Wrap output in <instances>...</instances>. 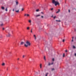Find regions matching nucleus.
<instances>
[{
  "label": "nucleus",
  "instance_id": "42",
  "mask_svg": "<svg viewBox=\"0 0 76 76\" xmlns=\"http://www.w3.org/2000/svg\"><path fill=\"white\" fill-rule=\"evenodd\" d=\"M14 9H13V10H12V11H13V12H14Z\"/></svg>",
  "mask_w": 76,
  "mask_h": 76
},
{
  "label": "nucleus",
  "instance_id": "40",
  "mask_svg": "<svg viewBox=\"0 0 76 76\" xmlns=\"http://www.w3.org/2000/svg\"><path fill=\"white\" fill-rule=\"evenodd\" d=\"M69 13L70 12L69 10Z\"/></svg>",
  "mask_w": 76,
  "mask_h": 76
},
{
  "label": "nucleus",
  "instance_id": "12",
  "mask_svg": "<svg viewBox=\"0 0 76 76\" xmlns=\"http://www.w3.org/2000/svg\"><path fill=\"white\" fill-rule=\"evenodd\" d=\"M56 21L57 22H61V21L60 20H56Z\"/></svg>",
  "mask_w": 76,
  "mask_h": 76
},
{
  "label": "nucleus",
  "instance_id": "29",
  "mask_svg": "<svg viewBox=\"0 0 76 76\" xmlns=\"http://www.w3.org/2000/svg\"><path fill=\"white\" fill-rule=\"evenodd\" d=\"M52 61H54V58H53L52 59Z\"/></svg>",
  "mask_w": 76,
  "mask_h": 76
},
{
  "label": "nucleus",
  "instance_id": "4",
  "mask_svg": "<svg viewBox=\"0 0 76 76\" xmlns=\"http://www.w3.org/2000/svg\"><path fill=\"white\" fill-rule=\"evenodd\" d=\"M27 16V17H29V16H30V15L28 14H25L24 15V16Z\"/></svg>",
  "mask_w": 76,
  "mask_h": 76
},
{
  "label": "nucleus",
  "instance_id": "11",
  "mask_svg": "<svg viewBox=\"0 0 76 76\" xmlns=\"http://www.w3.org/2000/svg\"><path fill=\"white\" fill-rule=\"evenodd\" d=\"M5 65V64L4 63H3L2 64V66H4Z\"/></svg>",
  "mask_w": 76,
  "mask_h": 76
},
{
  "label": "nucleus",
  "instance_id": "2",
  "mask_svg": "<svg viewBox=\"0 0 76 76\" xmlns=\"http://www.w3.org/2000/svg\"><path fill=\"white\" fill-rule=\"evenodd\" d=\"M52 3L53 4H54L55 6H57V5H60V4L57 1H55V0H52Z\"/></svg>",
  "mask_w": 76,
  "mask_h": 76
},
{
  "label": "nucleus",
  "instance_id": "32",
  "mask_svg": "<svg viewBox=\"0 0 76 76\" xmlns=\"http://www.w3.org/2000/svg\"><path fill=\"white\" fill-rule=\"evenodd\" d=\"M41 18H44V16H41Z\"/></svg>",
  "mask_w": 76,
  "mask_h": 76
},
{
  "label": "nucleus",
  "instance_id": "1",
  "mask_svg": "<svg viewBox=\"0 0 76 76\" xmlns=\"http://www.w3.org/2000/svg\"><path fill=\"white\" fill-rule=\"evenodd\" d=\"M26 43V44H24V46L26 47H28V46H29V47L31 46V42H29V41H27Z\"/></svg>",
  "mask_w": 76,
  "mask_h": 76
},
{
  "label": "nucleus",
  "instance_id": "30",
  "mask_svg": "<svg viewBox=\"0 0 76 76\" xmlns=\"http://www.w3.org/2000/svg\"><path fill=\"white\" fill-rule=\"evenodd\" d=\"M23 10H24V9H23V8H22V11H23Z\"/></svg>",
  "mask_w": 76,
  "mask_h": 76
},
{
  "label": "nucleus",
  "instance_id": "8",
  "mask_svg": "<svg viewBox=\"0 0 76 76\" xmlns=\"http://www.w3.org/2000/svg\"><path fill=\"white\" fill-rule=\"evenodd\" d=\"M15 2L16 3V5H18V1H15Z\"/></svg>",
  "mask_w": 76,
  "mask_h": 76
},
{
  "label": "nucleus",
  "instance_id": "27",
  "mask_svg": "<svg viewBox=\"0 0 76 76\" xmlns=\"http://www.w3.org/2000/svg\"><path fill=\"white\" fill-rule=\"evenodd\" d=\"M50 65H51V64H50V63H49L48 64V65L49 66H50Z\"/></svg>",
  "mask_w": 76,
  "mask_h": 76
},
{
  "label": "nucleus",
  "instance_id": "37",
  "mask_svg": "<svg viewBox=\"0 0 76 76\" xmlns=\"http://www.w3.org/2000/svg\"><path fill=\"white\" fill-rule=\"evenodd\" d=\"M53 10V8H52L51 9V10Z\"/></svg>",
  "mask_w": 76,
  "mask_h": 76
},
{
  "label": "nucleus",
  "instance_id": "48",
  "mask_svg": "<svg viewBox=\"0 0 76 76\" xmlns=\"http://www.w3.org/2000/svg\"><path fill=\"white\" fill-rule=\"evenodd\" d=\"M0 38H1V37H0Z\"/></svg>",
  "mask_w": 76,
  "mask_h": 76
},
{
  "label": "nucleus",
  "instance_id": "13",
  "mask_svg": "<svg viewBox=\"0 0 76 76\" xmlns=\"http://www.w3.org/2000/svg\"><path fill=\"white\" fill-rule=\"evenodd\" d=\"M15 11L17 13H18V12H19V10H16Z\"/></svg>",
  "mask_w": 76,
  "mask_h": 76
},
{
  "label": "nucleus",
  "instance_id": "39",
  "mask_svg": "<svg viewBox=\"0 0 76 76\" xmlns=\"http://www.w3.org/2000/svg\"><path fill=\"white\" fill-rule=\"evenodd\" d=\"M65 52H67V50H66Z\"/></svg>",
  "mask_w": 76,
  "mask_h": 76
},
{
  "label": "nucleus",
  "instance_id": "43",
  "mask_svg": "<svg viewBox=\"0 0 76 76\" xmlns=\"http://www.w3.org/2000/svg\"><path fill=\"white\" fill-rule=\"evenodd\" d=\"M75 56H76V53L75 54Z\"/></svg>",
  "mask_w": 76,
  "mask_h": 76
},
{
  "label": "nucleus",
  "instance_id": "45",
  "mask_svg": "<svg viewBox=\"0 0 76 76\" xmlns=\"http://www.w3.org/2000/svg\"><path fill=\"white\" fill-rule=\"evenodd\" d=\"M7 70H8V68L7 69Z\"/></svg>",
  "mask_w": 76,
  "mask_h": 76
},
{
  "label": "nucleus",
  "instance_id": "23",
  "mask_svg": "<svg viewBox=\"0 0 76 76\" xmlns=\"http://www.w3.org/2000/svg\"><path fill=\"white\" fill-rule=\"evenodd\" d=\"M76 47L75 46H73V48H75Z\"/></svg>",
  "mask_w": 76,
  "mask_h": 76
},
{
  "label": "nucleus",
  "instance_id": "15",
  "mask_svg": "<svg viewBox=\"0 0 76 76\" xmlns=\"http://www.w3.org/2000/svg\"><path fill=\"white\" fill-rule=\"evenodd\" d=\"M28 22L29 23H31V20H29Z\"/></svg>",
  "mask_w": 76,
  "mask_h": 76
},
{
  "label": "nucleus",
  "instance_id": "36",
  "mask_svg": "<svg viewBox=\"0 0 76 76\" xmlns=\"http://www.w3.org/2000/svg\"><path fill=\"white\" fill-rule=\"evenodd\" d=\"M53 64V62L51 64Z\"/></svg>",
  "mask_w": 76,
  "mask_h": 76
},
{
  "label": "nucleus",
  "instance_id": "16",
  "mask_svg": "<svg viewBox=\"0 0 76 76\" xmlns=\"http://www.w3.org/2000/svg\"><path fill=\"white\" fill-rule=\"evenodd\" d=\"M65 54H64V53L63 57H65Z\"/></svg>",
  "mask_w": 76,
  "mask_h": 76
},
{
  "label": "nucleus",
  "instance_id": "38",
  "mask_svg": "<svg viewBox=\"0 0 76 76\" xmlns=\"http://www.w3.org/2000/svg\"><path fill=\"white\" fill-rule=\"evenodd\" d=\"M72 42H73V39H72Z\"/></svg>",
  "mask_w": 76,
  "mask_h": 76
},
{
  "label": "nucleus",
  "instance_id": "21",
  "mask_svg": "<svg viewBox=\"0 0 76 76\" xmlns=\"http://www.w3.org/2000/svg\"><path fill=\"white\" fill-rule=\"evenodd\" d=\"M48 73H47L46 74L45 76H47L48 75Z\"/></svg>",
  "mask_w": 76,
  "mask_h": 76
},
{
  "label": "nucleus",
  "instance_id": "20",
  "mask_svg": "<svg viewBox=\"0 0 76 76\" xmlns=\"http://www.w3.org/2000/svg\"><path fill=\"white\" fill-rule=\"evenodd\" d=\"M27 29L28 30L29 29V27H27Z\"/></svg>",
  "mask_w": 76,
  "mask_h": 76
},
{
  "label": "nucleus",
  "instance_id": "22",
  "mask_svg": "<svg viewBox=\"0 0 76 76\" xmlns=\"http://www.w3.org/2000/svg\"><path fill=\"white\" fill-rule=\"evenodd\" d=\"M40 16V15H38L36 16V17H38V16Z\"/></svg>",
  "mask_w": 76,
  "mask_h": 76
},
{
  "label": "nucleus",
  "instance_id": "28",
  "mask_svg": "<svg viewBox=\"0 0 76 76\" xmlns=\"http://www.w3.org/2000/svg\"><path fill=\"white\" fill-rule=\"evenodd\" d=\"M64 41H65L64 39L62 41H63V42H64Z\"/></svg>",
  "mask_w": 76,
  "mask_h": 76
},
{
  "label": "nucleus",
  "instance_id": "17",
  "mask_svg": "<svg viewBox=\"0 0 76 76\" xmlns=\"http://www.w3.org/2000/svg\"><path fill=\"white\" fill-rule=\"evenodd\" d=\"M1 9H4V7H1Z\"/></svg>",
  "mask_w": 76,
  "mask_h": 76
},
{
  "label": "nucleus",
  "instance_id": "18",
  "mask_svg": "<svg viewBox=\"0 0 76 76\" xmlns=\"http://www.w3.org/2000/svg\"><path fill=\"white\" fill-rule=\"evenodd\" d=\"M44 60H45V61H46V58L45 57H44Z\"/></svg>",
  "mask_w": 76,
  "mask_h": 76
},
{
  "label": "nucleus",
  "instance_id": "46",
  "mask_svg": "<svg viewBox=\"0 0 76 76\" xmlns=\"http://www.w3.org/2000/svg\"><path fill=\"white\" fill-rule=\"evenodd\" d=\"M52 17H53V15L52 16Z\"/></svg>",
  "mask_w": 76,
  "mask_h": 76
},
{
  "label": "nucleus",
  "instance_id": "5",
  "mask_svg": "<svg viewBox=\"0 0 76 76\" xmlns=\"http://www.w3.org/2000/svg\"><path fill=\"white\" fill-rule=\"evenodd\" d=\"M34 37L35 40H36V39H37V37L35 35H34Z\"/></svg>",
  "mask_w": 76,
  "mask_h": 76
},
{
  "label": "nucleus",
  "instance_id": "3",
  "mask_svg": "<svg viewBox=\"0 0 76 76\" xmlns=\"http://www.w3.org/2000/svg\"><path fill=\"white\" fill-rule=\"evenodd\" d=\"M7 37H9L10 36V34L9 33H8V34L6 35Z\"/></svg>",
  "mask_w": 76,
  "mask_h": 76
},
{
  "label": "nucleus",
  "instance_id": "49",
  "mask_svg": "<svg viewBox=\"0 0 76 76\" xmlns=\"http://www.w3.org/2000/svg\"><path fill=\"white\" fill-rule=\"evenodd\" d=\"M61 54V55H62V54Z\"/></svg>",
  "mask_w": 76,
  "mask_h": 76
},
{
  "label": "nucleus",
  "instance_id": "47",
  "mask_svg": "<svg viewBox=\"0 0 76 76\" xmlns=\"http://www.w3.org/2000/svg\"><path fill=\"white\" fill-rule=\"evenodd\" d=\"M44 57H45V56H44Z\"/></svg>",
  "mask_w": 76,
  "mask_h": 76
},
{
  "label": "nucleus",
  "instance_id": "41",
  "mask_svg": "<svg viewBox=\"0 0 76 76\" xmlns=\"http://www.w3.org/2000/svg\"><path fill=\"white\" fill-rule=\"evenodd\" d=\"M3 30H4V28H3Z\"/></svg>",
  "mask_w": 76,
  "mask_h": 76
},
{
  "label": "nucleus",
  "instance_id": "25",
  "mask_svg": "<svg viewBox=\"0 0 76 76\" xmlns=\"http://www.w3.org/2000/svg\"><path fill=\"white\" fill-rule=\"evenodd\" d=\"M51 70H52V71L54 70V68H52V69H51Z\"/></svg>",
  "mask_w": 76,
  "mask_h": 76
},
{
  "label": "nucleus",
  "instance_id": "24",
  "mask_svg": "<svg viewBox=\"0 0 76 76\" xmlns=\"http://www.w3.org/2000/svg\"><path fill=\"white\" fill-rule=\"evenodd\" d=\"M5 11H6V12H7V8H6L5 9Z\"/></svg>",
  "mask_w": 76,
  "mask_h": 76
},
{
  "label": "nucleus",
  "instance_id": "7",
  "mask_svg": "<svg viewBox=\"0 0 76 76\" xmlns=\"http://www.w3.org/2000/svg\"><path fill=\"white\" fill-rule=\"evenodd\" d=\"M4 25V24H3V23H2L1 24H0V26H3Z\"/></svg>",
  "mask_w": 76,
  "mask_h": 76
},
{
  "label": "nucleus",
  "instance_id": "19",
  "mask_svg": "<svg viewBox=\"0 0 76 76\" xmlns=\"http://www.w3.org/2000/svg\"><path fill=\"white\" fill-rule=\"evenodd\" d=\"M39 10L38 9L36 10V12H39Z\"/></svg>",
  "mask_w": 76,
  "mask_h": 76
},
{
  "label": "nucleus",
  "instance_id": "31",
  "mask_svg": "<svg viewBox=\"0 0 76 76\" xmlns=\"http://www.w3.org/2000/svg\"><path fill=\"white\" fill-rule=\"evenodd\" d=\"M32 29H31V33H32Z\"/></svg>",
  "mask_w": 76,
  "mask_h": 76
},
{
  "label": "nucleus",
  "instance_id": "9",
  "mask_svg": "<svg viewBox=\"0 0 76 76\" xmlns=\"http://www.w3.org/2000/svg\"><path fill=\"white\" fill-rule=\"evenodd\" d=\"M60 10H58V11H57L56 12V13H59V12H60Z\"/></svg>",
  "mask_w": 76,
  "mask_h": 76
},
{
  "label": "nucleus",
  "instance_id": "6",
  "mask_svg": "<svg viewBox=\"0 0 76 76\" xmlns=\"http://www.w3.org/2000/svg\"><path fill=\"white\" fill-rule=\"evenodd\" d=\"M23 44H24V42H20V45H23Z\"/></svg>",
  "mask_w": 76,
  "mask_h": 76
},
{
  "label": "nucleus",
  "instance_id": "34",
  "mask_svg": "<svg viewBox=\"0 0 76 76\" xmlns=\"http://www.w3.org/2000/svg\"><path fill=\"white\" fill-rule=\"evenodd\" d=\"M72 39H73L74 38V37H72Z\"/></svg>",
  "mask_w": 76,
  "mask_h": 76
},
{
  "label": "nucleus",
  "instance_id": "14",
  "mask_svg": "<svg viewBox=\"0 0 76 76\" xmlns=\"http://www.w3.org/2000/svg\"><path fill=\"white\" fill-rule=\"evenodd\" d=\"M26 57V55H24L23 56V57Z\"/></svg>",
  "mask_w": 76,
  "mask_h": 76
},
{
  "label": "nucleus",
  "instance_id": "26",
  "mask_svg": "<svg viewBox=\"0 0 76 76\" xmlns=\"http://www.w3.org/2000/svg\"><path fill=\"white\" fill-rule=\"evenodd\" d=\"M56 18V16H55L53 17L54 19H55V18Z\"/></svg>",
  "mask_w": 76,
  "mask_h": 76
},
{
  "label": "nucleus",
  "instance_id": "10",
  "mask_svg": "<svg viewBox=\"0 0 76 76\" xmlns=\"http://www.w3.org/2000/svg\"><path fill=\"white\" fill-rule=\"evenodd\" d=\"M40 69H41V68H42V64H41L40 65Z\"/></svg>",
  "mask_w": 76,
  "mask_h": 76
},
{
  "label": "nucleus",
  "instance_id": "33",
  "mask_svg": "<svg viewBox=\"0 0 76 76\" xmlns=\"http://www.w3.org/2000/svg\"><path fill=\"white\" fill-rule=\"evenodd\" d=\"M41 13H42V14H43H43H44V13H43V12H41Z\"/></svg>",
  "mask_w": 76,
  "mask_h": 76
},
{
  "label": "nucleus",
  "instance_id": "35",
  "mask_svg": "<svg viewBox=\"0 0 76 76\" xmlns=\"http://www.w3.org/2000/svg\"><path fill=\"white\" fill-rule=\"evenodd\" d=\"M18 60H19V58H18L17 59Z\"/></svg>",
  "mask_w": 76,
  "mask_h": 76
},
{
  "label": "nucleus",
  "instance_id": "44",
  "mask_svg": "<svg viewBox=\"0 0 76 76\" xmlns=\"http://www.w3.org/2000/svg\"><path fill=\"white\" fill-rule=\"evenodd\" d=\"M11 53H12V52H10V54H11Z\"/></svg>",
  "mask_w": 76,
  "mask_h": 76
}]
</instances>
